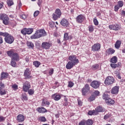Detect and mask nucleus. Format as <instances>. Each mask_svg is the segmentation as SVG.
<instances>
[{
    "label": "nucleus",
    "instance_id": "c03bdc74",
    "mask_svg": "<svg viewBox=\"0 0 125 125\" xmlns=\"http://www.w3.org/2000/svg\"><path fill=\"white\" fill-rule=\"evenodd\" d=\"M117 5H118V6L120 7H123V6H124V2H123V1H119L118 2Z\"/></svg>",
    "mask_w": 125,
    "mask_h": 125
},
{
    "label": "nucleus",
    "instance_id": "7ed1b4c3",
    "mask_svg": "<svg viewBox=\"0 0 125 125\" xmlns=\"http://www.w3.org/2000/svg\"><path fill=\"white\" fill-rule=\"evenodd\" d=\"M0 19L2 20L3 24L8 25L9 21V18L6 14H2L0 15Z\"/></svg>",
    "mask_w": 125,
    "mask_h": 125
},
{
    "label": "nucleus",
    "instance_id": "bf43d9fd",
    "mask_svg": "<svg viewBox=\"0 0 125 125\" xmlns=\"http://www.w3.org/2000/svg\"><path fill=\"white\" fill-rule=\"evenodd\" d=\"M119 9H120V7L119 6V5H116V6H114V10L116 12L118 11Z\"/></svg>",
    "mask_w": 125,
    "mask_h": 125
},
{
    "label": "nucleus",
    "instance_id": "4be33fe9",
    "mask_svg": "<svg viewBox=\"0 0 125 125\" xmlns=\"http://www.w3.org/2000/svg\"><path fill=\"white\" fill-rule=\"evenodd\" d=\"M106 103L108 105H113L115 103V101L112 100L111 98H109L105 101Z\"/></svg>",
    "mask_w": 125,
    "mask_h": 125
},
{
    "label": "nucleus",
    "instance_id": "20e7f679",
    "mask_svg": "<svg viewBox=\"0 0 125 125\" xmlns=\"http://www.w3.org/2000/svg\"><path fill=\"white\" fill-rule=\"evenodd\" d=\"M115 83V79L113 77L108 76L107 77L104 81L105 84H112Z\"/></svg>",
    "mask_w": 125,
    "mask_h": 125
},
{
    "label": "nucleus",
    "instance_id": "e433bc0d",
    "mask_svg": "<svg viewBox=\"0 0 125 125\" xmlns=\"http://www.w3.org/2000/svg\"><path fill=\"white\" fill-rule=\"evenodd\" d=\"M7 3L8 6H11L12 5H13V4H14V3L13 2V1L12 0H8L7 1Z\"/></svg>",
    "mask_w": 125,
    "mask_h": 125
},
{
    "label": "nucleus",
    "instance_id": "ddd939ff",
    "mask_svg": "<svg viewBox=\"0 0 125 125\" xmlns=\"http://www.w3.org/2000/svg\"><path fill=\"white\" fill-rule=\"evenodd\" d=\"M30 38L32 40L34 39H40V38H41V34H40V32H39V30H37L35 33L31 36Z\"/></svg>",
    "mask_w": 125,
    "mask_h": 125
},
{
    "label": "nucleus",
    "instance_id": "338daca9",
    "mask_svg": "<svg viewBox=\"0 0 125 125\" xmlns=\"http://www.w3.org/2000/svg\"><path fill=\"white\" fill-rule=\"evenodd\" d=\"M93 67L94 68V69H95V70H96L97 69H98V68H99V65L98 64L94 65L93 66Z\"/></svg>",
    "mask_w": 125,
    "mask_h": 125
},
{
    "label": "nucleus",
    "instance_id": "58836bf2",
    "mask_svg": "<svg viewBox=\"0 0 125 125\" xmlns=\"http://www.w3.org/2000/svg\"><path fill=\"white\" fill-rule=\"evenodd\" d=\"M11 87L13 89V90H17V89H18V85L16 84H14L12 85Z\"/></svg>",
    "mask_w": 125,
    "mask_h": 125
},
{
    "label": "nucleus",
    "instance_id": "de8ad7c7",
    "mask_svg": "<svg viewBox=\"0 0 125 125\" xmlns=\"http://www.w3.org/2000/svg\"><path fill=\"white\" fill-rule=\"evenodd\" d=\"M100 93V92H99V91L96 90L93 93V95H94L95 97H96V96H98V95H99Z\"/></svg>",
    "mask_w": 125,
    "mask_h": 125
},
{
    "label": "nucleus",
    "instance_id": "774afa93",
    "mask_svg": "<svg viewBox=\"0 0 125 125\" xmlns=\"http://www.w3.org/2000/svg\"><path fill=\"white\" fill-rule=\"evenodd\" d=\"M54 70L53 69H51L49 72V75H52L53 74Z\"/></svg>",
    "mask_w": 125,
    "mask_h": 125
},
{
    "label": "nucleus",
    "instance_id": "aec40b11",
    "mask_svg": "<svg viewBox=\"0 0 125 125\" xmlns=\"http://www.w3.org/2000/svg\"><path fill=\"white\" fill-rule=\"evenodd\" d=\"M38 31L39 33L41 35V38L42 37H45V36H46V32H45V30H44V29H40L38 30Z\"/></svg>",
    "mask_w": 125,
    "mask_h": 125
},
{
    "label": "nucleus",
    "instance_id": "2eb2a0df",
    "mask_svg": "<svg viewBox=\"0 0 125 125\" xmlns=\"http://www.w3.org/2000/svg\"><path fill=\"white\" fill-rule=\"evenodd\" d=\"M85 19V18L84 17V16L80 15L76 18V21L77 22H78V23H82V22H83V21Z\"/></svg>",
    "mask_w": 125,
    "mask_h": 125
},
{
    "label": "nucleus",
    "instance_id": "2f4dec72",
    "mask_svg": "<svg viewBox=\"0 0 125 125\" xmlns=\"http://www.w3.org/2000/svg\"><path fill=\"white\" fill-rule=\"evenodd\" d=\"M85 123L86 125H93V121L91 119H88L86 121H85Z\"/></svg>",
    "mask_w": 125,
    "mask_h": 125
},
{
    "label": "nucleus",
    "instance_id": "680f3d73",
    "mask_svg": "<svg viewBox=\"0 0 125 125\" xmlns=\"http://www.w3.org/2000/svg\"><path fill=\"white\" fill-rule=\"evenodd\" d=\"M39 13H40V12L39 11H35L34 13V16L35 17H36V16H38V15H39Z\"/></svg>",
    "mask_w": 125,
    "mask_h": 125
},
{
    "label": "nucleus",
    "instance_id": "5701e85b",
    "mask_svg": "<svg viewBox=\"0 0 125 125\" xmlns=\"http://www.w3.org/2000/svg\"><path fill=\"white\" fill-rule=\"evenodd\" d=\"M121 66V62H118L117 64H114V63H111L110 64V66L111 68H113V69H116V68H118Z\"/></svg>",
    "mask_w": 125,
    "mask_h": 125
},
{
    "label": "nucleus",
    "instance_id": "f257e3e1",
    "mask_svg": "<svg viewBox=\"0 0 125 125\" xmlns=\"http://www.w3.org/2000/svg\"><path fill=\"white\" fill-rule=\"evenodd\" d=\"M68 60L69 62H68L66 65V69L70 70L72 69L74 66L78 64L79 61V59L77 58V56L76 55H71L68 58Z\"/></svg>",
    "mask_w": 125,
    "mask_h": 125
},
{
    "label": "nucleus",
    "instance_id": "f8f14e48",
    "mask_svg": "<svg viewBox=\"0 0 125 125\" xmlns=\"http://www.w3.org/2000/svg\"><path fill=\"white\" fill-rule=\"evenodd\" d=\"M119 89H120V86H115L111 90V94H118L119 93Z\"/></svg>",
    "mask_w": 125,
    "mask_h": 125
},
{
    "label": "nucleus",
    "instance_id": "72a5a7b5",
    "mask_svg": "<svg viewBox=\"0 0 125 125\" xmlns=\"http://www.w3.org/2000/svg\"><path fill=\"white\" fill-rule=\"evenodd\" d=\"M17 61H14L13 60H11V66H12V67H16L17 66V64H16V62H17Z\"/></svg>",
    "mask_w": 125,
    "mask_h": 125
},
{
    "label": "nucleus",
    "instance_id": "c85d7f7f",
    "mask_svg": "<svg viewBox=\"0 0 125 125\" xmlns=\"http://www.w3.org/2000/svg\"><path fill=\"white\" fill-rule=\"evenodd\" d=\"M110 62L111 63H116V62H118V58L116 56L113 57L110 60Z\"/></svg>",
    "mask_w": 125,
    "mask_h": 125
},
{
    "label": "nucleus",
    "instance_id": "cd10ccee",
    "mask_svg": "<svg viewBox=\"0 0 125 125\" xmlns=\"http://www.w3.org/2000/svg\"><path fill=\"white\" fill-rule=\"evenodd\" d=\"M88 115H89L90 116H92V115H97V112L95 110H90L88 112Z\"/></svg>",
    "mask_w": 125,
    "mask_h": 125
},
{
    "label": "nucleus",
    "instance_id": "a211bd4d",
    "mask_svg": "<svg viewBox=\"0 0 125 125\" xmlns=\"http://www.w3.org/2000/svg\"><path fill=\"white\" fill-rule=\"evenodd\" d=\"M11 60L19 61V56L18 55V54L15 53V54L13 55V56H12Z\"/></svg>",
    "mask_w": 125,
    "mask_h": 125
},
{
    "label": "nucleus",
    "instance_id": "ea45409f",
    "mask_svg": "<svg viewBox=\"0 0 125 125\" xmlns=\"http://www.w3.org/2000/svg\"><path fill=\"white\" fill-rule=\"evenodd\" d=\"M33 65H34V66H35V67L38 68L40 66V65H41V62H40L38 61H35V62H34Z\"/></svg>",
    "mask_w": 125,
    "mask_h": 125
},
{
    "label": "nucleus",
    "instance_id": "4d7b16f0",
    "mask_svg": "<svg viewBox=\"0 0 125 125\" xmlns=\"http://www.w3.org/2000/svg\"><path fill=\"white\" fill-rule=\"evenodd\" d=\"M69 87H73L74 86V83L71 81L68 83Z\"/></svg>",
    "mask_w": 125,
    "mask_h": 125
},
{
    "label": "nucleus",
    "instance_id": "69168bd1",
    "mask_svg": "<svg viewBox=\"0 0 125 125\" xmlns=\"http://www.w3.org/2000/svg\"><path fill=\"white\" fill-rule=\"evenodd\" d=\"M28 98H27V96L25 95H22V100H27Z\"/></svg>",
    "mask_w": 125,
    "mask_h": 125
},
{
    "label": "nucleus",
    "instance_id": "0e129e2a",
    "mask_svg": "<svg viewBox=\"0 0 125 125\" xmlns=\"http://www.w3.org/2000/svg\"><path fill=\"white\" fill-rule=\"evenodd\" d=\"M4 120H5V118L2 116H0V123H1V122H3Z\"/></svg>",
    "mask_w": 125,
    "mask_h": 125
},
{
    "label": "nucleus",
    "instance_id": "473e14b6",
    "mask_svg": "<svg viewBox=\"0 0 125 125\" xmlns=\"http://www.w3.org/2000/svg\"><path fill=\"white\" fill-rule=\"evenodd\" d=\"M34 30L33 28H26V34L27 35H31L33 32Z\"/></svg>",
    "mask_w": 125,
    "mask_h": 125
},
{
    "label": "nucleus",
    "instance_id": "4468645a",
    "mask_svg": "<svg viewBox=\"0 0 125 125\" xmlns=\"http://www.w3.org/2000/svg\"><path fill=\"white\" fill-rule=\"evenodd\" d=\"M24 120L25 117L22 114H19L17 117V121L19 123H22V122H24Z\"/></svg>",
    "mask_w": 125,
    "mask_h": 125
},
{
    "label": "nucleus",
    "instance_id": "3c124183",
    "mask_svg": "<svg viewBox=\"0 0 125 125\" xmlns=\"http://www.w3.org/2000/svg\"><path fill=\"white\" fill-rule=\"evenodd\" d=\"M50 24V27L51 28H53V27H56V25H55V22H51L49 23Z\"/></svg>",
    "mask_w": 125,
    "mask_h": 125
},
{
    "label": "nucleus",
    "instance_id": "7c9ffc66",
    "mask_svg": "<svg viewBox=\"0 0 125 125\" xmlns=\"http://www.w3.org/2000/svg\"><path fill=\"white\" fill-rule=\"evenodd\" d=\"M27 45L29 48H33L34 47V44L32 42H27Z\"/></svg>",
    "mask_w": 125,
    "mask_h": 125
},
{
    "label": "nucleus",
    "instance_id": "5fc2aeb1",
    "mask_svg": "<svg viewBox=\"0 0 125 125\" xmlns=\"http://www.w3.org/2000/svg\"><path fill=\"white\" fill-rule=\"evenodd\" d=\"M115 74H116V77H117V78H118V79H119L120 80H121V79H122V77H121V75L120 74V72H115Z\"/></svg>",
    "mask_w": 125,
    "mask_h": 125
},
{
    "label": "nucleus",
    "instance_id": "393cba45",
    "mask_svg": "<svg viewBox=\"0 0 125 125\" xmlns=\"http://www.w3.org/2000/svg\"><path fill=\"white\" fill-rule=\"evenodd\" d=\"M8 76V73H4V72L2 73L1 74V78H0L1 81H2L3 79H6V78H7Z\"/></svg>",
    "mask_w": 125,
    "mask_h": 125
},
{
    "label": "nucleus",
    "instance_id": "6ab92c4d",
    "mask_svg": "<svg viewBox=\"0 0 125 125\" xmlns=\"http://www.w3.org/2000/svg\"><path fill=\"white\" fill-rule=\"evenodd\" d=\"M95 110L97 112V115L98 114V113H100V112H104L105 108H103L101 106H97Z\"/></svg>",
    "mask_w": 125,
    "mask_h": 125
},
{
    "label": "nucleus",
    "instance_id": "6e6552de",
    "mask_svg": "<svg viewBox=\"0 0 125 125\" xmlns=\"http://www.w3.org/2000/svg\"><path fill=\"white\" fill-rule=\"evenodd\" d=\"M31 88V85L30 84V83L28 82H26L25 83H23V88L22 89L23 91L25 92H27L29 89Z\"/></svg>",
    "mask_w": 125,
    "mask_h": 125
},
{
    "label": "nucleus",
    "instance_id": "dca6fc26",
    "mask_svg": "<svg viewBox=\"0 0 125 125\" xmlns=\"http://www.w3.org/2000/svg\"><path fill=\"white\" fill-rule=\"evenodd\" d=\"M61 24L63 27H68L69 26V21L67 20L63 19L61 21Z\"/></svg>",
    "mask_w": 125,
    "mask_h": 125
},
{
    "label": "nucleus",
    "instance_id": "a18cd8bd",
    "mask_svg": "<svg viewBox=\"0 0 125 125\" xmlns=\"http://www.w3.org/2000/svg\"><path fill=\"white\" fill-rule=\"evenodd\" d=\"M0 95H5L6 94V91L5 90H0Z\"/></svg>",
    "mask_w": 125,
    "mask_h": 125
},
{
    "label": "nucleus",
    "instance_id": "1a4fd4ad",
    "mask_svg": "<svg viewBox=\"0 0 125 125\" xmlns=\"http://www.w3.org/2000/svg\"><path fill=\"white\" fill-rule=\"evenodd\" d=\"M89 85L86 84L83 88H82V94L83 96H85L86 93L89 91Z\"/></svg>",
    "mask_w": 125,
    "mask_h": 125
},
{
    "label": "nucleus",
    "instance_id": "49530a36",
    "mask_svg": "<svg viewBox=\"0 0 125 125\" xmlns=\"http://www.w3.org/2000/svg\"><path fill=\"white\" fill-rule=\"evenodd\" d=\"M21 33L22 34V35L26 36V35H27L26 28H23L22 30H21Z\"/></svg>",
    "mask_w": 125,
    "mask_h": 125
},
{
    "label": "nucleus",
    "instance_id": "a878e982",
    "mask_svg": "<svg viewBox=\"0 0 125 125\" xmlns=\"http://www.w3.org/2000/svg\"><path fill=\"white\" fill-rule=\"evenodd\" d=\"M42 106H46V105L49 106V105H50V103L45 100H43L42 101Z\"/></svg>",
    "mask_w": 125,
    "mask_h": 125
},
{
    "label": "nucleus",
    "instance_id": "79ce46f5",
    "mask_svg": "<svg viewBox=\"0 0 125 125\" xmlns=\"http://www.w3.org/2000/svg\"><path fill=\"white\" fill-rule=\"evenodd\" d=\"M27 91L29 95H33V94H34V93H35V91H34V90L32 89H30L29 90L28 89Z\"/></svg>",
    "mask_w": 125,
    "mask_h": 125
},
{
    "label": "nucleus",
    "instance_id": "864d4df0",
    "mask_svg": "<svg viewBox=\"0 0 125 125\" xmlns=\"http://www.w3.org/2000/svg\"><path fill=\"white\" fill-rule=\"evenodd\" d=\"M4 88V84L2 82H0V90Z\"/></svg>",
    "mask_w": 125,
    "mask_h": 125
},
{
    "label": "nucleus",
    "instance_id": "37998d69",
    "mask_svg": "<svg viewBox=\"0 0 125 125\" xmlns=\"http://www.w3.org/2000/svg\"><path fill=\"white\" fill-rule=\"evenodd\" d=\"M8 35V33L6 32H0V36H2V37H4L5 38H6V36Z\"/></svg>",
    "mask_w": 125,
    "mask_h": 125
},
{
    "label": "nucleus",
    "instance_id": "f3484780",
    "mask_svg": "<svg viewBox=\"0 0 125 125\" xmlns=\"http://www.w3.org/2000/svg\"><path fill=\"white\" fill-rule=\"evenodd\" d=\"M37 111H38V112L39 113H41L42 114L47 112V110H46L44 107H38L37 109Z\"/></svg>",
    "mask_w": 125,
    "mask_h": 125
},
{
    "label": "nucleus",
    "instance_id": "f03ea898",
    "mask_svg": "<svg viewBox=\"0 0 125 125\" xmlns=\"http://www.w3.org/2000/svg\"><path fill=\"white\" fill-rule=\"evenodd\" d=\"M4 40L7 43L11 44L14 42V38L11 35L8 34L6 37L4 38Z\"/></svg>",
    "mask_w": 125,
    "mask_h": 125
},
{
    "label": "nucleus",
    "instance_id": "9d476101",
    "mask_svg": "<svg viewBox=\"0 0 125 125\" xmlns=\"http://www.w3.org/2000/svg\"><path fill=\"white\" fill-rule=\"evenodd\" d=\"M101 47V45L99 43H95L93 46H92V51H98L100 50Z\"/></svg>",
    "mask_w": 125,
    "mask_h": 125
},
{
    "label": "nucleus",
    "instance_id": "e2e57ef3",
    "mask_svg": "<svg viewBox=\"0 0 125 125\" xmlns=\"http://www.w3.org/2000/svg\"><path fill=\"white\" fill-rule=\"evenodd\" d=\"M79 125H85V121L83 120L81 121V122L79 124Z\"/></svg>",
    "mask_w": 125,
    "mask_h": 125
},
{
    "label": "nucleus",
    "instance_id": "4c0bfd02",
    "mask_svg": "<svg viewBox=\"0 0 125 125\" xmlns=\"http://www.w3.org/2000/svg\"><path fill=\"white\" fill-rule=\"evenodd\" d=\"M15 53L13 52L12 51H8L7 52V54H8V56L10 57H12L13 56V54H14Z\"/></svg>",
    "mask_w": 125,
    "mask_h": 125
},
{
    "label": "nucleus",
    "instance_id": "6e6d98bb",
    "mask_svg": "<svg viewBox=\"0 0 125 125\" xmlns=\"http://www.w3.org/2000/svg\"><path fill=\"white\" fill-rule=\"evenodd\" d=\"M113 53H115V50L113 49H109V54H113Z\"/></svg>",
    "mask_w": 125,
    "mask_h": 125
},
{
    "label": "nucleus",
    "instance_id": "f704fd0d",
    "mask_svg": "<svg viewBox=\"0 0 125 125\" xmlns=\"http://www.w3.org/2000/svg\"><path fill=\"white\" fill-rule=\"evenodd\" d=\"M96 97L93 94H92L88 99V101L90 102H91V101H93L94 100H95V98Z\"/></svg>",
    "mask_w": 125,
    "mask_h": 125
},
{
    "label": "nucleus",
    "instance_id": "39448f33",
    "mask_svg": "<svg viewBox=\"0 0 125 125\" xmlns=\"http://www.w3.org/2000/svg\"><path fill=\"white\" fill-rule=\"evenodd\" d=\"M23 76L24 77L25 80L31 79V78H32V76H31V71H30V69L26 68V70H24Z\"/></svg>",
    "mask_w": 125,
    "mask_h": 125
},
{
    "label": "nucleus",
    "instance_id": "b1692460",
    "mask_svg": "<svg viewBox=\"0 0 125 125\" xmlns=\"http://www.w3.org/2000/svg\"><path fill=\"white\" fill-rule=\"evenodd\" d=\"M52 97L56 101H58V100H60V99H61V96L60 95H56L55 94L53 95Z\"/></svg>",
    "mask_w": 125,
    "mask_h": 125
},
{
    "label": "nucleus",
    "instance_id": "bb28decb",
    "mask_svg": "<svg viewBox=\"0 0 125 125\" xmlns=\"http://www.w3.org/2000/svg\"><path fill=\"white\" fill-rule=\"evenodd\" d=\"M55 14H56L57 15L60 17V16H61L62 14V13L61 12V10L60 9L58 8L56 9L55 11Z\"/></svg>",
    "mask_w": 125,
    "mask_h": 125
},
{
    "label": "nucleus",
    "instance_id": "412c9836",
    "mask_svg": "<svg viewBox=\"0 0 125 125\" xmlns=\"http://www.w3.org/2000/svg\"><path fill=\"white\" fill-rule=\"evenodd\" d=\"M121 44H122V42L120 40H117L115 44V48L119 49L121 47Z\"/></svg>",
    "mask_w": 125,
    "mask_h": 125
},
{
    "label": "nucleus",
    "instance_id": "13d9d810",
    "mask_svg": "<svg viewBox=\"0 0 125 125\" xmlns=\"http://www.w3.org/2000/svg\"><path fill=\"white\" fill-rule=\"evenodd\" d=\"M94 24L96 26H97L98 25V21L96 19H94L93 20Z\"/></svg>",
    "mask_w": 125,
    "mask_h": 125
},
{
    "label": "nucleus",
    "instance_id": "9b49d317",
    "mask_svg": "<svg viewBox=\"0 0 125 125\" xmlns=\"http://www.w3.org/2000/svg\"><path fill=\"white\" fill-rule=\"evenodd\" d=\"M51 47V44L47 42H43L42 44V47L44 49H49Z\"/></svg>",
    "mask_w": 125,
    "mask_h": 125
},
{
    "label": "nucleus",
    "instance_id": "603ef678",
    "mask_svg": "<svg viewBox=\"0 0 125 125\" xmlns=\"http://www.w3.org/2000/svg\"><path fill=\"white\" fill-rule=\"evenodd\" d=\"M40 120L41 122H46V119H45V117H41L40 118Z\"/></svg>",
    "mask_w": 125,
    "mask_h": 125
},
{
    "label": "nucleus",
    "instance_id": "0eeeda50",
    "mask_svg": "<svg viewBox=\"0 0 125 125\" xmlns=\"http://www.w3.org/2000/svg\"><path fill=\"white\" fill-rule=\"evenodd\" d=\"M101 83L100 82L97 81H93L92 83H91L90 85L92 86V87L96 89L99 88V87L100 86Z\"/></svg>",
    "mask_w": 125,
    "mask_h": 125
},
{
    "label": "nucleus",
    "instance_id": "052dcab7",
    "mask_svg": "<svg viewBox=\"0 0 125 125\" xmlns=\"http://www.w3.org/2000/svg\"><path fill=\"white\" fill-rule=\"evenodd\" d=\"M21 19H23V20H25V19H26L27 18V16H26V15H25V14H22L21 16Z\"/></svg>",
    "mask_w": 125,
    "mask_h": 125
},
{
    "label": "nucleus",
    "instance_id": "423d86ee",
    "mask_svg": "<svg viewBox=\"0 0 125 125\" xmlns=\"http://www.w3.org/2000/svg\"><path fill=\"white\" fill-rule=\"evenodd\" d=\"M108 27L110 30H113L114 31H119L121 29V26L116 23L110 25Z\"/></svg>",
    "mask_w": 125,
    "mask_h": 125
},
{
    "label": "nucleus",
    "instance_id": "c9c22d12",
    "mask_svg": "<svg viewBox=\"0 0 125 125\" xmlns=\"http://www.w3.org/2000/svg\"><path fill=\"white\" fill-rule=\"evenodd\" d=\"M60 17H59V16H58V15H56V14L55 13H53L52 15V18L53 20H57V19H58V18H59Z\"/></svg>",
    "mask_w": 125,
    "mask_h": 125
},
{
    "label": "nucleus",
    "instance_id": "8fccbe9b",
    "mask_svg": "<svg viewBox=\"0 0 125 125\" xmlns=\"http://www.w3.org/2000/svg\"><path fill=\"white\" fill-rule=\"evenodd\" d=\"M89 31V32H93L94 30V28L93 27V26L92 25H89L88 26Z\"/></svg>",
    "mask_w": 125,
    "mask_h": 125
},
{
    "label": "nucleus",
    "instance_id": "09e8293b",
    "mask_svg": "<svg viewBox=\"0 0 125 125\" xmlns=\"http://www.w3.org/2000/svg\"><path fill=\"white\" fill-rule=\"evenodd\" d=\"M110 117H111V114L109 113H108L106 115H104V120H107V119H109Z\"/></svg>",
    "mask_w": 125,
    "mask_h": 125
},
{
    "label": "nucleus",
    "instance_id": "c756f323",
    "mask_svg": "<svg viewBox=\"0 0 125 125\" xmlns=\"http://www.w3.org/2000/svg\"><path fill=\"white\" fill-rule=\"evenodd\" d=\"M103 98L105 101H106L110 98V96L108 94H104L103 96Z\"/></svg>",
    "mask_w": 125,
    "mask_h": 125
},
{
    "label": "nucleus",
    "instance_id": "a19ab883",
    "mask_svg": "<svg viewBox=\"0 0 125 125\" xmlns=\"http://www.w3.org/2000/svg\"><path fill=\"white\" fill-rule=\"evenodd\" d=\"M69 40V35L68 33H64L63 40L64 41H68Z\"/></svg>",
    "mask_w": 125,
    "mask_h": 125
}]
</instances>
